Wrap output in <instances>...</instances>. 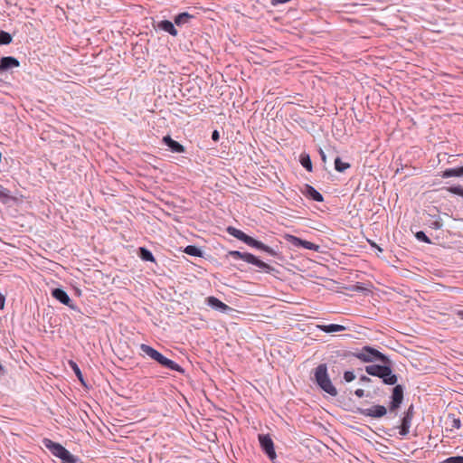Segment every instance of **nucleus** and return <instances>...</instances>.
Returning a JSON list of instances; mask_svg holds the SVG:
<instances>
[{
  "instance_id": "1",
  "label": "nucleus",
  "mask_w": 463,
  "mask_h": 463,
  "mask_svg": "<svg viewBox=\"0 0 463 463\" xmlns=\"http://www.w3.org/2000/svg\"><path fill=\"white\" fill-rule=\"evenodd\" d=\"M365 372L369 375L382 379V382L386 385H394L398 381L397 374L392 373L391 363L367 365L365 366Z\"/></svg>"
},
{
  "instance_id": "2",
  "label": "nucleus",
  "mask_w": 463,
  "mask_h": 463,
  "mask_svg": "<svg viewBox=\"0 0 463 463\" xmlns=\"http://www.w3.org/2000/svg\"><path fill=\"white\" fill-rule=\"evenodd\" d=\"M314 381L316 384L327 394L335 397L337 395V390L332 383L328 373L327 366L326 364H320L316 367L314 371Z\"/></svg>"
},
{
  "instance_id": "3",
  "label": "nucleus",
  "mask_w": 463,
  "mask_h": 463,
  "mask_svg": "<svg viewBox=\"0 0 463 463\" xmlns=\"http://www.w3.org/2000/svg\"><path fill=\"white\" fill-rule=\"evenodd\" d=\"M352 356L359 359L364 363H373L376 361L381 362L382 364L391 363V360L388 356L369 345H365L360 350L352 353Z\"/></svg>"
},
{
  "instance_id": "4",
  "label": "nucleus",
  "mask_w": 463,
  "mask_h": 463,
  "mask_svg": "<svg viewBox=\"0 0 463 463\" xmlns=\"http://www.w3.org/2000/svg\"><path fill=\"white\" fill-rule=\"evenodd\" d=\"M404 398V387L401 384H394L392 389V394L389 402V411L391 412L396 411L402 405Z\"/></svg>"
},
{
  "instance_id": "5",
  "label": "nucleus",
  "mask_w": 463,
  "mask_h": 463,
  "mask_svg": "<svg viewBox=\"0 0 463 463\" xmlns=\"http://www.w3.org/2000/svg\"><path fill=\"white\" fill-rule=\"evenodd\" d=\"M259 442L263 452L273 460L276 458V452L274 449V442L269 434H260Z\"/></svg>"
},
{
  "instance_id": "6",
  "label": "nucleus",
  "mask_w": 463,
  "mask_h": 463,
  "mask_svg": "<svg viewBox=\"0 0 463 463\" xmlns=\"http://www.w3.org/2000/svg\"><path fill=\"white\" fill-rule=\"evenodd\" d=\"M361 415L372 418H382L387 413V409L383 405H373L370 408L358 409Z\"/></svg>"
},
{
  "instance_id": "7",
  "label": "nucleus",
  "mask_w": 463,
  "mask_h": 463,
  "mask_svg": "<svg viewBox=\"0 0 463 463\" xmlns=\"http://www.w3.org/2000/svg\"><path fill=\"white\" fill-rule=\"evenodd\" d=\"M286 240L288 242H289L290 244H292L293 246L295 247H302L304 249H307V250H315V251H318L319 250V245H317L313 242H310V241H305V240H302L298 237H296L294 235H286Z\"/></svg>"
},
{
  "instance_id": "8",
  "label": "nucleus",
  "mask_w": 463,
  "mask_h": 463,
  "mask_svg": "<svg viewBox=\"0 0 463 463\" xmlns=\"http://www.w3.org/2000/svg\"><path fill=\"white\" fill-rule=\"evenodd\" d=\"M227 232L233 236L234 238L243 241L244 243H246L247 245L252 247L253 243L255 242L256 239L249 236L248 234H246L245 232H243L242 231L235 228V227H232V226H229L227 227L226 229Z\"/></svg>"
},
{
  "instance_id": "9",
  "label": "nucleus",
  "mask_w": 463,
  "mask_h": 463,
  "mask_svg": "<svg viewBox=\"0 0 463 463\" xmlns=\"http://www.w3.org/2000/svg\"><path fill=\"white\" fill-rule=\"evenodd\" d=\"M205 302L213 309L220 311L221 313L228 314L231 311H232V308L230 306H228L225 303L222 302L219 298H215L213 296L208 297L205 299Z\"/></svg>"
},
{
  "instance_id": "10",
  "label": "nucleus",
  "mask_w": 463,
  "mask_h": 463,
  "mask_svg": "<svg viewBox=\"0 0 463 463\" xmlns=\"http://www.w3.org/2000/svg\"><path fill=\"white\" fill-rule=\"evenodd\" d=\"M52 296L61 304L68 306L71 309H76V307L72 304L71 298L62 288H53L52 290Z\"/></svg>"
},
{
  "instance_id": "11",
  "label": "nucleus",
  "mask_w": 463,
  "mask_h": 463,
  "mask_svg": "<svg viewBox=\"0 0 463 463\" xmlns=\"http://www.w3.org/2000/svg\"><path fill=\"white\" fill-rule=\"evenodd\" d=\"M140 350L144 355L148 356L149 358H151L152 360L156 361L158 364H160L161 360H163L165 357L157 350L146 344H141Z\"/></svg>"
},
{
  "instance_id": "12",
  "label": "nucleus",
  "mask_w": 463,
  "mask_h": 463,
  "mask_svg": "<svg viewBox=\"0 0 463 463\" xmlns=\"http://www.w3.org/2000/svg\"><path fill=\"white\" fill-rule=\"evenodd\" d=\"M20 66V61L13 56H5L0 59V73Z\"/></svg>"
},
{
  "instance_id": "13",
  "label": "nucleus",
  "mask_w": 463,
  "mask_h": 463,
  "mask_svg": "<svg viewBox=\"0 0 463 463\" xmlns=\"http://www.w3.org/2000/svg\"><path fill=\"white\" fill-rule=\"evenodd\" d=\"M301 193L306 197L315 202L321 203L324 201L323 195L310 184H304L303 188L301 189Z\"/></svg>"
},
{
  "instance_id": "14",
  "label": "nucleus",
  "mask_w": 463,
  "mask_h": 463,
  "mask_svg": "<svg viewBox=\"0 0 463 463\" xmlns=\"http://www.w3.org/2000/svg\"><path fill=\"white\" fill-rule=\"evenodd\" d=\"M43 444L47 449L51 451V453L53 456H55L58 458L61 457L63 450L65 449V448L61 444L54 442L50 439L46 438L43 439Z\"/></svg>"
},
{
  "instance_id": "15",
  "label": "nucleus",
  "mask_w": 463,
  "mask_h": 463,
  "mask_svg": "<svg viewBox=\"0 0 463 463\" xmlns=\"http://www.w3.org/2000/svg\"><path fill=\"white\" fill-rule=\"evenodd\" d=\"M247 263H250V264H252V265L258 267L260 269H261L262 271H264L266 273H271L275 270V269L273 267H271L268 263L262 261L261 260H260L259 258H257L255 255H253L251 253H250V256Z\"/></svg>"
},
{
  "instance_id": "16",
  "label": "nucleus",
  "mask_w": 463,
  "mask_h": 463,
  "mask_svg": "<svg viewBox=\"0 0 463 463\" xmlns=\"http://www.w3.org/2000/svg\"><path fill=\"white\" fill-rule=\"evenodd\" d=\"M163 143L173 152V153H183L184 146L179 142L174 140L170 136H165L163 137Z\"/></svg>"
},
{
  "instance_id": "17",
  "label": "nucleus",
  "mask_w": 463,
  "mask_h": 463,
  "mask_svg": "<svg viewBox=\"0 0 463 463\" xmlns=\"http://www.w3.org/2000/svg\"><path fill=\"white\" fill-rule=\"evenodd\" d=\"M175 22L172 23L169 20H162L157 24V28L159 30L168 33L172 36H176L178 32L175 29Z\"/></svg>"
},
{
  "instance_id": "18",
  "label": "nucleus",
  "mask_w": 463,
  "mask_h": 463,
  "mask_svg": "<svg viewBox=\"0 0 463 463\" xmlns=\"http://www.w3.org/2000/svg\"><path fill=\"white\" fill-rule=\"evenodd\" d=\"M412 418L409 416L403 415L401 420V425L399 427V434L402 437H405L410 432V428L411 426Z\"/></svg>"
},
{
  "instance_id": "19",
  "label": "nucleus",
  "mask_w": 463,
  "mask_h": 463,
  "mask_svg": "<svg viewBox=\"0 0 463 463\" xmlns=\"http://www.w3.org/2000/svg\"><path fill=\"white\" fill-rule=\"evenodd\" d=\"M427 215L430 217V219L427 220V224L430 228L440 230L443 227V222L439 216L432 214L431 213H427Z\"/></svg>"
},
{
  "instance_id": "20",
  "label": "nucleus",
  "mask_w": 463,
  "mask_h": 463,
  "mask_svg": "<svg viewBox=\"0 0 463 463\" xmlns=\"http://www.w3.org/2000/svg\"><path fill=\"white\" fill-rule=\"evenodd\" d=\"M317 327L321 331L327 333V334L343 332L346 329L345 326L337 325V324L319 325V326H317Z\"/></svg>"
},
{
  "instance_id": "21",
  "label": "nucleus",
  "mask_w": 463,
  "mask_h": 463,
  "mask_svg": "<svg viewBox=\"0 0 463 463\" xmlns=\"http://www.w3.org/2000/svg\"><path fill=\"white\" fill-rule=\"evenodd\" d=\"M252 248H255V249H258L264 252H267L268 254H269L270 256H273V257L279 256V253L276 250L272 249L271 247L264 244L263 242H261L258 240L255 241V242L252 245Z\"/></svg>"
},
{
  "instance_id": "22",
  "label": "nucleus",
  "mask_w": 463,
  "mask_h": 463,
  "mask_svg": "<svg viewBox=\"0 0 463 463\" xmlns=\"http://www.w3.org/2000/svg\"><path fill=\"white\" fill-rule=\"evenodd\" d=\"M159 364L169 370L176 371L181 373H184V370L178 364H176L173 360L166 358L165 356L164 357L163 360H161V363Z\"/></svg>"
},
{
  "instance_id": "23",
  "label": "nucleus",
  "mask_w": 463,
  "mask_h": 463,
  "mask_svg": "<svg viewBox=\"0 0 463 463\" xmlns=\"http://www.w3.org/2000/svg\"><path fill=\"white\" fill-rule=\"evenodd\" d=\"M193 18H194L193 14H191L187 12H183L175 16L174 22L177 26H183V25L190 23L191 19H193Z\"/></svg>"
},
{
  "instance_id": "24",
  "label": "nucleus",
  "mask_w": 463,
  "mask_h": 463,
  "mask_svg": "<svg viewBox=\"0 0 463 463\" xmlns=\"http://www.w3.org/2000/svg\"><path fill=\"white\" fill-rule=\"evenodd\" d=\"M463 176V165L455 168H448L444 170L441 174L442 178H450V177H462Z\"/></svg>"
},
{
  "instance_id": "25",
  "label": "nucleus",
  "mask_w": 463,
  "mask_h": 463,
  "mask_svg": "<svg viewBox=\"0 0 463 463\" xmlns=\"http://www.w3.org/2000/svg\"><path fill=\"white\" fill-rule=\"evenodd\" d=\"M61 463H81V459L72 455L67 449H65L59 458Z\"/></svg>"
},
{
  "instance_id": "26",
  "label": "nucleus",
  "mask_w": 463,
  "mask_h": 463,
  "mask_svg": "<svg viewBox=\"0 0 463 463\" xmlns=\"http://www.w3.org/2000/svg\"><path fill=\"white\" fill-rule=\"evenodd\" d=\"M138 256L144 261H151V262L155 261L153 253L148 249H146L145 247H140L138 249Z\"/></svg>"
},
{
  "instance_id": "27",
  "label": "nucleus",
  "mask_w": 463,
  "mask_h": 463,
  "mask_svg": "<svg viewBox=\"0 0 463 463\" xmlns=\"http://www.w3.org/2000/svg\"><path fill=\"white\" fill-rule=\"evenodd\" d=\"M227 256H230L235 260H242L245 262H248V260L250 256V253L249 252H241L239 250H230L227 254Z\"/></svg>"
},
{
  "instance_id": "28",
  "label": "nucleus",
  "mask_w": 463,
  "mask_h": 463,
  "mask_svg": "<svg viewBox=\"0 0 463 463\" xmlns=\"http://www.w3.org/2000/svg\"><path fill=\"white\" fill-rule=\"evenodd\" d=\"M300 164L308 172H311L313 169L312 161L308 154H301L300 155Z\"/></svg>"
},
{
  "instance_id": "29",
  "label": "nucleus",
  "mask_w": 463,
  "mask_h": 463,
  "mask_svg": "<svg viewBox=\"0 0 463 463\" xmlns=\"http://www.w3.org/2000/svg\"><path fill=\"white\" fill-rule=\"evenodd\" d=\"M184 252L194 257H202L203 251L195 245H188L184 248Z\"/></svg>"
},
{
  "instance_id": "30",
  "label": "nucleus",
  "mask_w": 463,
  "mask_h": 463,
  "mask_svg": "<svg viewBox=\"0 0 463 463\" xmlns=\"http://www.w3.org/2000/svg\"><path fill=\"white\" fill-rule=\"evenodd\" d=\"M350 166L349 163L343 162L339 156L335 158V169L337 172L343 173Z\"/></svg>"
},
{
  "instance_id": "31",
  "label": "nucleus",
  "mask_w": 463,
  "mask_h": 463,
  "mask_svg": "<svg viewBox=\"0 0 463 463\" xmlns=\"http://www.w3.org/2000/svg\"><path fill=\"white\" fill-rule=\"evenodd\" d=\"M69 364H70L71 368L72 369V371L76 374L77 378L79 379V381L82 384H85L82 373H81L80 367L78 366V364L75 362H73V361H70Z\"/></svg>"
},
{
  "instance_id": "32",
  "label": "nucleus",
  "mask_w": 463,
  "mask_h": 463,
  "mask_svg": "<svg viewBox=\"0 0 463 463\" xmlns=\"http://www.w3.org/2000/svg\"><path fill=\"white\" fill-rule=\"evenodd\" d=\"M12 42V35L5 32L0 31V45H6Z\"/></svg>"
},
{
  "instance_id": "33",
  "label": "nucleus",
  "mask_w": 463,
  "mask_h": 463,
  "mask_svg": "<svg viewBox=\"0 0 463 463\" xmlns=\"http://www.w3.org/2000/svg\"><path fill=\"white\" fill-rule=\"evenodd\" d=\"M415 238L422 242H425L427 244H431L430 239L426 235V233L423 231H419L415 233Z\"/></svg>"
},
{
  "instance_id": "34",
  "label": "nucleus",
  "mask_w": 463,
  "mask_h": 463,
  "mask_svg": "<svg viewBox=\"0 0 463 463\" xmlns=\"http://www.w3.org/2000/svg\"><path fill=\"white\" fill-rule=\"evenodd\" d=\"M443 463H463V456H453L447 458Z\"/></svg>"
},
{
  "instance_id": "35",
  "label": "nucleus",
  "mask_w": 463,
  "mask_h": 463,
  "mask_svg": "<svg viewBox=\"0 0 463 463\" xmlns=\"http://www.w3.org/2000/svg\"><path fill=\"white\" fill-rule=\"evenodd\" d=\"M449 191L454 194L463 197V187L460 185L451 186L449 188Z\"/></svg>"
},
{
  "instance_id": "36",
  "label": "nucleus",
  "mask_w": 463,
  "mask_h": 463,
  "mask_svg": "<svg viewBox=\"0 0 463 463\" xmlns=\"http://www.w3.org/2000/svg\"><path fill=\"white\" fill-rule=\"evenodd\" d=\"M355 379V374L352 371H345L344 373V380L346 383H350Z\"/></svg>"
},
{
  "instance_id": "37",
  "label": "nucleus",
  "mask_w": 463,
  "mask_h": 463,
  "mask_svg": "<svg viewBox=\"0 0 463 463\" xmlns=\"http://www.w3.org/2000/svg\"><path fill=\"white\" fill-rule=\"evenodd\" d=\"M449 418H451V427L455 429H459L461 427V422L458 418H456L454 415H449Z\"/></svg>"
},
{
  "instance_id": "38",
  "label": "nucleus",
  "mask_w": 463,
  "mask_h": 463,
  "mask_svg": "<svg viewBox=\"0 0 463 463\" xmlns=\"http://www.w3.org/2000/svg\"><path fill=\"white\" fill-rule=\"evenodd\" d=\"M9 191L5 188L2 184H0V198H8Z\"/></svg>"
},
{
  "instance_id": "39",
  "label": "nucleus",
  "mask_w": 463,
  "mask_h": 463,
  "mask_svg": "<svg viewBox=\"0 0 463 463\" xmlns=\"http://www.w3.org/2000/svg\"><path fill=\"white\" fill-rule=\"evenodd\" d=\"M413 414H414V407L413 405H410V407L407 409V411L404 412V415L405 416H409V417H411L413 418Z\"/></svg>"
},
{
  "instance_id": "40",
  "label": "nucleus",
  "mask_w": 463,
  "mask_h": 463,
  "mask_svg": "<svg viewBox=\"0 0 463 463\" xmlns=\"http://www.w3.org/2000/svg\"><path fill=\"white\" fill-rule=\"evenodd\" d=\"M212 139L214 141V142H217L219 141L220 139V134H219V131L218 130H213L212 132Z\"/></svg>"
},
{
  "instance_id": "41",
  "label": "nucleus",
  "mask_w": 463,
  "mask_h": 463,
  "mask_svg": "<svg viewBox=\"0 0 463 463\" xmlns=\"http://www.w3.org/2000/svg\"><path fill=\"white\" fill-rule=\"evenodd\" d=\"M354 394L358 398H363L364 396V391L363 389H357V390H355Z\"/></svg>"
},
{
  "instance_id": "42",
  "label": "nucleus",
  "mask_w": 463,
  "mask_h": 463,
  "mask_svg": "<svg viewBox=\"0 0 463 463\" xmlns=\"http://www.w3.org/2000/svg\"><path fill=\"white\" fill-rule=\"evenodd\" d=\"M290 0H271L272 5H277L279 4H285L289 2Z\"/></svg>"
},
{
  "instance_id": "43",
  "label": "nucleus",
  "mask_w": 463,
  "mask_h": 463,
  "mask_svg": "<svg viewBox=\"0 0 463 463\" xmlns=\"http://www.w3.org/2000/svg\"><path fill=\"white\" fill-rule=\"evenodd\" d=\"M319 155L321 156V160L326 163V156L325 154V152L323 151V149H319Z\"/></svg>"
},
{
  "instance_id": "44",
  "label": "nucleus",
  "mask_w": 463,
  "mask_h": 463,
  "mask_svg": "<svg viewBox=\"0 0 463 463\" xmlns=\"http://www.w3.org/2000/svg\"><path fill=\"white\" fill-rule=\"evenodd\" d=\"M360 381L363 382V383H369V382H371V379L368 376L362 375L360 377Z\"/></svg>"
},
{
  "instance_id": "45",
  "label": "nucleus",
  "mask_w": 463,
  "mask_h": 463,
  "mask_svg": "<svg viewBox=\"0 0 463 463\" xmlns=\"http://www.w3.org/2000/svg\"><path fill=\"white\" fill-rule=\"evenodd\" d=\"M456 315H457L460 319H462V320H463V310H458V311L456 312Z\"/></svg>"
},
{
  "instance_id": "46",
  "label": "nucleus",
  "mask_w": 463,
  "mask_h": 463,
  "mask_svg": "<svg viewBox=\"0 0 463 463\" xmlns=\"http://www.w3.org/2000/svg\"><path fill=\"white\" fill-rule=\"evenodd\" d=\"M5 305V299L3 297L0 296V307L3 308Z\"/></svg>"
},
{
  "instance_id": "47",
  "label": "nucleus",
  "mask_w": 463,
  "mask_h": 463,
  "mask_svg": "<svg viewBox=\"0 0 463 463\" xmlns=\"http://www.w3.org/2000/svg\"><path fill=\"white\" fill-rule=\"evenodd\" d=\"M5 373V369L3 367V365L0 364V375L4 374Z\"/></svg>"
},
{
  "instance_id": "48",
  "label": "nucleus",
  "mask_w": 463,
  "mask_h": 463,
  "mask_svg": "<svg viewBox=\"0 0 463 463\" xmlns=\"http://www.w3.org/2000/svg\"><path fill=\"white\" fill-rule=\"evenodd\" d=\"M371 245H372L373 247H376L380 251H382V250H382L380 247H378L374 242H371Z\"/></svg>"
}]
</instances>
